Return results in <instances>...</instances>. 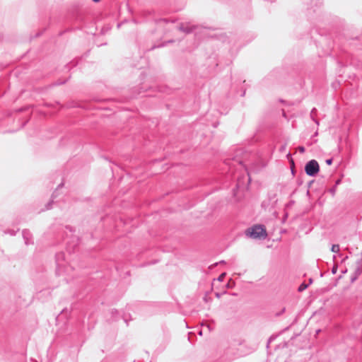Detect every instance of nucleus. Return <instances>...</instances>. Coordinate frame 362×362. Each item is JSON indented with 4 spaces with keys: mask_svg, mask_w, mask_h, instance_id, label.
Wrapping results in <instances>:
<instances>
[{
    "mask_svg": "<svg viewBox=\"0 0 362 362\" xmlns=\"http://www.w3.org/2000/svg\"><path fill=\"white\" fill-rule=\"evenodd\" d=\"M337 266H334L333 268H332V273L333 274H336L337 272Z\"/></svg>",
    "mask_w": 362,
    "mask_h": 362,
    "instance_id": "6e6552de",
    "label": "nucleus"
},
{
    "mask_svg": "<svg viewBox=\"0 0 362 362\" xmlns=\"http://www.w3.org/2000/svg\"><path fill=\"white\" fill-rule=\"evenodd\" d=\"M245 235L253 239H265L267 237L266 228L262 225H255L245 231Z\"/></svg>",
    "mask_w": 362,
    "mask_h": 362,
    "instance_id": "f257e3e1",
    "label": "nucleus"
},
{
    "mask_svg": "<svg viewBox=\"0 0 362 362\" xmlns=\"http://www.w3.org/2000/svg\"><path fill=\"white\" fill-rule=\"evenodd\" d=\"M95 2H98L100 0H93Z\"/></svg>",
    "mask_w": 362,
    "mask_h": 362,
    "instance_id": "1a4fd4ad",
    "label": "nucleus"
},
{
    "mask_svg": "<svg viewBox=\"0 0 362 362\" xmlns=\"http://www.w3.org/2000/svg\"><path fill=\"white\" fill-rule=\"evenodd\" d=\"M332 159H327V160H326V163H327V165H330L332 164Z\"/></svg>",
    "mask_w": 362,
    "mask_h": 362,
    "instance_id": "0eeeda50",
    "label": "nucleus"
},
{
    "mask_svg": "<svg viewBox=\"0 0 362 362\" xmlns=\"http://www.w3.org/2000/svg\"><path fill=\"white\" fill-rule=\"evenodd\" d=\"M308 288V284H305V283H303L301 284L298 288V291L299 292H302L303 291H304L305 289H306Z\"/></svg>",
    "mask_w": 362,
    "mask_h": 362,
    "instance_id": "7ed1b4c3",
    "label": "nucleus"
},
{
    "mask_svg": "<svg viewBox=\"0 0 362 362\" xmlns=\"http://www.w3.org/2000/svg\"><path fill=\"white\" fill-rule=\"evenodd\" d=\"M298 150L300 153H303L305 152V148L303 146H299Z\"/></svg>",
    "mask_w": 362,
    "mask_h": 362,
    "instance_id": "39448f33",
    "label": "nucleus"
},
{
    "mask_svg": "<svg viewBox=\"0 0 362 362\" xmlns=\"http://www.w3.org/2000/svg\"><path fill=\"white\" fill-rule=\"evenodd\" d=\"M331 250L333 252H338L339 251V245H333Z\"/></svg>",
    "mask_w": 362,
    "mask_h": 362,
    "instance_id": "20e7f679",
    "label": "nucleus"
},
{
    "mask_svg": "<svg viewBox=\"0 0 362 362\" xmlns=\"http://www.w3.org/2000/svg\"><path fill=\"white\" fill-rule=\"evenodd\" d=\"M305 173L308 175L314 176L320 170L318 163L315 160H310L305 167Z\"/></svg>",
    "mask_w": 362,
    "mask_h": 362,
    "instance_id": "f03ea898",
    "label": "nucleus"
},
{
    "mask_svg": "<svg viewBox=\"0 0 362 362\" xmlns=\"http://www.w3.org/2000/svg\"><path fill=\"white\" fill-rule=\"evenodd\" d=\"M225 275H226V274H225V273L221 274L219 276V277H218V280H219V281H223V278H224Z\"/></svg>",
    "mask_w": 362,
    "mask_h": 362,
    "instance_id": "423d86ee",
    "label": "nucleus"
}]
</instances>
